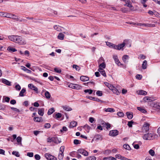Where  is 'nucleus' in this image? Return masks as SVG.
Instances as JSON below:
<instances>
[{
    "label": "nucleus",
    "instance_id": "obj_43",
    "mask_svg": "<svg viewBox=\"0 0 160 160\" xmlns=\"http://www.w3.org/2000/svg\"><path fill=\"white\" fill-rule=\"evenodd\" d=\"M62 116V115L61 113H57L56 114L55 117L56 119H58L61 118Z\"/></svg>",
    "mask_w": 160,
    "mask_h": 160
},
{
    "label": "nucleus",
    "instance_id": "obj_3",
    "mask_svg": "<svg viewBox=\"0 0 160 160\" xmlns=\"http://www.w3.org/2000/svg\"><path fill=\"white\" fill-rule=\"evenodd\" d=\"M15 42L20 44H25L26 43V42L24 39L18 36H16Z\"/></svg>",
    "mask_w": 160,
    "mask_h": 160
},
{
    "label": "nucleus",
    "instance_id": "obj_57",
    "mask_svg": "<svg viewBox=\"0 0 160 160\" xmlns=\"http://www.w3.org/2000/svg\"><path fill=\"white\" fill-rule=\"evenodd\" d=\"M35 159L37 160H39L41 158L40 156L38 154H36L34 156Z\"/></svg>",
    "mask_w": 160,
    "mask_h": 160
},
{
    "label": "nucleus",
    "instance_id": "obj_42",
    "mask_svg": "<svg viewBox=\"0 0 160 160\" xmlns=\"http://www.w3.org/2000/svg\"><path fill=\"white\" fill-rule=\"evenodd\" d=\"M12 154L17 157H19L20 156L18 152L16 151H14L12 152Z\"/></svg>",
    "mask_w": 160,
    "mask_h": 160
},
{
    "label": "nucleus",
    "instance_id": "obj_19",
    "mask_svg": "<svg viewBox=\"0 0 160 160\" xmlns=\"http://www.w3.org/2000/svg\"><path fill=\"white\" fill-rule=\"evenodd\" d=\"M142 67L143 69H145L147 68V61L144 60L143 61V63L142 64Z\"/></svg>",
    "mask_w": 160,
    "mask_h": 160
},
{
    "label": "nucleus",
    "instance_id": "obj_33",
    "mask_svg": "<svg viewBox=\"0 0 160 160\" xmlns=\"http://www.w3.org/2000/svg\"><path fill=\"white\" fill-rule=\"evenodd\" d=\"M42 119L41 117H35L33 118V120L35 122H40Z\"/></svg>",
    "mask_w": 160,
    "mask_h": 160
},
{
    "label": "nucleus",
    "instance_id": "obj_37",
    "mask_svg": "<svg viewBox=\"0 0 160 160\" xmlns=\"http://www.w3.org/2000/svg\"><path fill=\"white\" fill-rule=\"evenodd\" d=\"M99 68H106V64L105 62L101 63L99 65Z\"/></svg>",
    "mask_w": 160,
    "mask_h": 160
},
{
    "label": "nucleus",
    "instance_id": "obj_20",
    "mask_svg": "<svg viewBox=\"0 0 160 160\" xmlns=\"http://www.w3.org/2000/svg\"><path fill=\"white\" fill-rule=\"evenodd\" d=\"M125 45V43L123 42L122 44H118L117 45V50H120L122 49Z\"/></svg>",
    "mask_w": 160,
    "mask_h": 160
},
{
    "label": "nucleus",
    "instance_id": "obj_53",
    "mask_svg": "<svg viewBox=\"0 0 160 160\" xmlns=\"http://www.w3.org/2000/svg\"><path fill=\"white\" fill-rule=\"evenodd\" d=\"M72 67L73 68H75L76 70L77 71H79L80 69V67L76 65H73Z\"/></svg>",
    "mask_w": 160,
    "mask_h": 160
},
{
    "label": "nucleus",
    "instance_id": "obj_27",
    "mask_svg": "<svg viewBox=\"0 0 160 160\" xmlns=\"http://www.w3.org/2000/svg\"><path fill=\"white\" fill-rule=\"evenodd\" d=\"M113 93L116 94L117 95H118L120 94V92L115 87H114L112 91Z\"/></svg>",
    "mask_w": 160,
    "mask_h": 160
},
{
    "label": "nucleus",
    "instance_id": "obj_14",
    "mask_svg": "<svg viewBox=\"0 0 160 160\" xmlns=\"http://www.w3.org/2000/svg\"><path fill=\"white\" fill-rule=\"evenodd\" d=\"M137 92L138 94L141 95H145L147 94V92L143 90H139L137 91Z\"/></svg>",
    "mask_w": 160,
    "mask_h": 160
},
{
    "label": "nucleus",
    "instance_id": "obj_9",
    "mask_svg": "<svg viewBox=\"0 0 160 160\" xmlns=\"http://www.w3.org/2000/svg\"><path fill=\"white\" fill-rule=\"evenodd\" d=\"M2 82L8 86H11V82L5 79H2Z\"/></svg>",
    "mask_w": 160,
    "mask_h": 160
},
{
    "label": "nucleus",
    "instance_id": "obj_1",
    "mask_svg": "<svg viewBox=\"0 0 160 160\" xmlns=\"http://www.w3.org/2000/svg\"><path fill=\"white\" fill-rule=\"evenodd\" d=\"M157 135L154 133H147L144 134L142 136L143 139L145 140H151L156 138Z\"/></svg>",
    "mask_w": 160,
    "mask_h": 160
},
{
    "label": "nucleus",
    "instance_id": "obj_11",
    "mask_svg": "<svg viewBox=\"0 0 160 160\" xmlns=\"http://www.w3.org/2000/svg\"><path fill=\"white\" fill-rule=\"evenodd\" d=\"M80 79L81 81L83 82H85L88 81L89 79V78L87 76H82L80 77Z\"/></svg>",
    "mask_w": 160,
    "mask_h": 160
},
{
    "label": "nucleus",
    "instance_id": "obj_55",
    "mask_svg": "<svg viewBox=\"0 0 160 160\" xmlns=\"http://www.w3.org/2000/svg\"><path fill=\"white\" fill-rule=\"evenodd\" d=\"M111 152V151L110 150L108 149L105 150L104 152V153L105 154L108 155Z\"/></svg>",
    "mask_w": 160,
    "mask_h": 160
},
{
    "label": "nucleus",
    "instance_id": "obj_23",
    "mask_svg": "<svg viewBox=\"0 0 160 160\" xmlns=\"http://www.w3.org/2000/svg\"><path fill=\"white\" fill-rule=\"evenodd\" d=\"M54 111L55 110L54 108H52L48 110L47 114L48 115H50L52 114Z\"/></svg>",
    "mask_w": 160,
    "mask_h": 160
},
{
    "label": "nucleus",
    "instance_id": "obj_62",
    "mask_svg": "<svg viewBox=\"0 0 160 160\" xmlns=\"http://www.w3.org/2000/svg\"><path fill=\"white\" fill-rule=\"evenodd\" d=\"M136 78L137 79L140 80L142 79V76L140 74H137L136 76Z\"/></svg>",
    "mask_w": 160,
    "mask_h": 160
},
{
    "label": "nucleus",
    "instance_id": "obj_58",
    "mask_svg": "<svg viewBox=\"0 0 160 160\" xmlns=\"http://www.w3.org/2000/svg\"><path fill=\"white\" fill-rule=\"evenodd\" d=\"M154 15L157 17L160 18V14L156 11H154Z\"/></svg>",
    "mask_w": 160,
    "mask_h": 160
},
{
    "label": "nucleus",
    "instance_id": "obj_2",
    "mask_svg": "<svg viewBox=\"0 0 160 160\" xmlns=\"http://www.w3.org/2000/svg\"><path fill=\"white\" fill-rule=\"evenodd\" d=\"M47 141L48 142H54L56 144L60 143L61 142V141H59L57 137H53L52 138L49 137L47 138Z\"/></svg>",
    "mask_w": 160,
    "mask_h": 160
},
{
    "label": "nucleus",
    "instance_id": "obj_40",
    "mask_svg": "<svg viewBox=\"0 0 160 160\" xmlns=\"http://www.w3.org/2000/svg\"><path fill=\"white\" fill-rule=\"evenodd\" d=\"M18 16L12 14V17H11V19H12L14 20H15L17 21V20L18 19Z\"/></svg>",
    "mask_w": 160,
    "mask_h": 160
},
{
    "label": "nucleus",
    "instance_id": "obj_63",
    "mask_svg": "<svg viewBox=\"0 0 160 160\" xmlns=\"http://www.w3.org/2000/svg\"><path fill=\"white\" fill-rule=\"evenodd\" d=\"M27 155L30 157H32L33 156V152H28L27 153Z\"/></svg>",
    "mask_w": 160,
    "mask_h": 160
},
{
    "label": "nucleus",
    "instance_id": "obj_21",
    "mask_svg": "<svg viewBox=\"0 0 160 160\" xmlns=\"http://www.w3.org/2000/svg\"><path fill=\"white\" fill-rule=\"evenodd\" d=\"M82 88V87L81 86L78 84H74L73 89L79 90L81 89Z\"/></svg>",
    "mask_w": 160,
    "mask_h": 160
},
{
    "label": "nucleus",
    "instance_id": "obj_60",
    "mask_svg": "<svg viewBox=\"0 0 160 160\" xmlns=\"http://www.w3.org/2000/svg\"><path fill=\"white\" fill-rule=\"evenodd\" d=\"M17 141L18 142V143H19V142H21V141H22V138L20 137H18L17 138Z\"/></svg>",
    "mask_w": 160,
    "mask_h": 160
},
{
    "label": "nucleus",
    "instance_id": "obj_16",
    "mask_svg": "<svg viewBox=\"0 0 160 160\" xmlns=\"http://www.w3.org/2000/svg\"><path fill=\"white\" fill-rule=\"evenodd\" d=\"M126 115L127 116L128 118L129 119H131L133 118V113L132 112H127L126 113Z\"/></svg>",
    "mask_w": 160,
    "mask_h": 160
},
{
    "label": "nucleus",
    "instance_id": "obj_22",
    "mask_svg": "<svg viewBox=\"0 0 160 160\" xmlns=\"http://www.w3.org/2000/svg\"><path fill=\"white\" fill-rule=\"evenodd\" d=\"M137 109L143 113H145L147 112L146 110L142 108L137 107Z\"/></svg>",
    "mask_w": 160,
    "mask_h": 160
},
{
    "label": "nucleus",
    "instance_id": "obj_49",
    "mask_svg": "<svg viewBox=\"0 0 160 160\" xmlns=\"http://www.w3.org/2000/svg\"><path fill=\"white\" fill-rule=\"evenodd\" d=\"M134 123V122L132 121H128V125L129 127H132V124Z\"/></svg>",
    "mask_w": 160,
    "mask_h": 160
},
{
    "label": "nucleus",
    "instance_id": "obj_51",
    "mask_svg": "<svg viewBox=\"0 0 160 160\" xmlns=\"http://www.w3.org/2000/svg\"><path fill=\"white\" fill-rule=\"evenodd\" d=\"M12 14L10 13H6V15L5 16V17L11 18Z\"/></svg>",
    "mask_w": 160,
    "mask_h": 160
},
{
    "label": "nucleus",
    "instance_id": "obj_31",
    "mask_svg": "<svg viewBox=\"0 0 160 160\" xmlns=\"http://www.w3.org/2000/svg\"><path fill=\"white\" fill-rule=\"evenodd\" d=\"M123 147L125 149L128 150H131L130 147L128 144H124L123 146Z\"/></svg>",
    "mask_w": 160,
    "mask_h": 160
},
{
    "label": "nucleus",
    "instance_id": "obj_41",
    "mask_svg": "<svg viewBox=\"0 0 160 160\" xmlns=\"http://www.w3.org/2000/svg\"><path fill=\"white\" fill-rule=\"evenodd\" d=\"M93 91L91 89H86L84 90V92L85 93H88L89 94H91L92 92Z\"/></svg>",
    "mask_w": 160,
    "mask_h": 160
},
{
    "label": "nucleus",
    "instance_id": "obj_44",
    "mask_svg": "<svg viewBox=\"0 0 160 160\" xmlns=\"http://www.w3.org/2000/svg\"><path fill=\"white\" fill-rule=\"evenodd\" d=\"M149 154L152 156H154L155 154L154 151L152 149H150L149 151Z\"/></svg>",
    "mask_w": 160,
    "mask_h": 160
},
{
    "label": "nucleus",
    "instance_id": "obj_24",
    "mask_svg": "<svg viewBox=\"0 0 160 160\" xmlns=\"http://www.w3.org/2000/svg\"><path fill=\"white\" fill-rule=\"evenodd\" d=\"M104 111L106 112H113L115 111L114 109L113 108H108L104 109Z\"/></svg>",
    "mask_w": 160,
    "mask_h": 160
},
{
    "label": "nucleus",
    "instance_id": "obj_38",
    "mask_svg": "<svg viewBox=\"0 0 160 160\" xmlns=\"http://www.w3.org/2000/svg\"><path fill=\"white\" fill-rule=\"evenodd\" d=\"M63 157V152H59L58 155V158L59 160H62Z\"/></svg>",
    "mask_w": 160,
    "mask_h": 160
},
{
    "label": "nucleus",
    "instance_id": "obj_30",
    "mask_svg": "<svg viewBox=\"0 0 160 160\" xmlns=\"http://www.w3.org/2000/svg\"><path fill=\"white\" fill-rule=\"evenodd\" d=\"M95 137L96 138V140H102V138L101 135L97 134L95 136Z\"/></svg>",
    "mask_w": 160,
    "mask_h": 160
},
{
    "label": "nucleus",
    "instance_id": "obj_7",
    "mask_svg": "<svg viewBox=\"0 0 160 160\" xmlns=\"http://www.w3.org/2000/svg\"><path fill=\"white\" fill-rule=\"evenodd\" d=\"M113 58L114 59L115 63L117 64L118 66L122 65V64L119 61L118 56L116 55H113Z\"/></svg>",
    "mask_w": 160,
    "mask_h": 160
},
{
    "label": "nucleus",
    "instance_id": "obj_26",
    "mask_svg": "<svg viewBox=\"0 0 160 160\" xmlns=\"http://www.w3.org/2000/svg\"><path fill=\"white\" fill-rule=\"evenodd\" d=\"M7 50L12 52H14L17 51V50L15 48H13L11 47H9L7 48Z\"/></svg>",
    "mask_w": 160,
    "mask_h": 160
},
{
    "label": "nucleus",
    "instance_id": "obj_54",
    "mask_svg": "<svg viewBox=\"0 0 160 160\" xmlns=\"http://www.w3.org/2000/svg\"><path fill=\"white\" fill-rule=\"evenodd\" d=\"M5 98V101H2V102H9L10 99V98L8 97H4L3 98Z\"/></svg>",
    "mask_w": 160,
    "mask_h": 160
},
{
    "label": "nucleus",
    "instance_id": "obj_52",
    "mask_svg": "<svg viewBox=\"0 0 160 160\" xmlns=\"http://www.w3.org/2000/svg\"><path fill=\"white\" fill-rule=\"evenodd\" d=\"M80 142L81 141L78 139H75L73 141L75 145L79 144Z\"/></svg>",
    "mask_w": 160,
    "mask_h": 160
},
{
    "label": "nucleus",
    "instance_id": "obj_56",
    "mask_svg": "<svg viewBox=\"0 0 160 160\" xmlns=\"http://www.w3.org/2000/svg\"><path fill=\"white\" fill-rule=\"evenodd\" d=\"M15 88L18 91H19L21 89V86L18 84H17L15 86Z\"/></svg>",
    "mask_w": 160,
    "mask_h": 160
},
{
    "label": "nucleus",
    "instance_id": "obj_17",
    "mask_svg": "<svg viewBox=\"0 0 160 160\" xmlns=\"http://www.w3.org/2000/svg\"><path fill=\"white\" fill-rule=\"evenodd\" d=\"M62 107L63 109L66 111H70L72 110V108L68 106H63Z\"/></svg>",
    "mask_w": 160,
    "mask_h": 160
},
{
    "label": "nucleus",
    "instance_id": "obj_32",
    "mask_svg": "<svg viewBox=\"0 0 160 160\" xmlns=\"http://www.w3.org/2000/svg\"><path fill=\"white\" fill-rule=\"evenodd\" d=\"M129 57L127 55H124L123 56L122 58V59L123 61L125 62H126V61L127 59H129Z\"/></svg>",
    "mask_w": 160,
    "mask_h": 160
},
{
    "label": "nucleus",
    "instance_id": "obj_61",
    "mask_svg": "<svg viewBox=\"0 0 160 160\" xmlns=\"http://www.w3.org/2000/svg\"><path fill=\"white\" fill-rule=\"evenodd\" d=\"M68 130L67 128L65 126H63L62 127V129L60 130V131L62 132L63 131H67Z\"/></svg>",
    "mask_w": 160,
    "mask_h": 160
},
{
    "label": "nucleus",
    "instance_id": "obj_18",
    "mask_svg": "<svg viewBox=\"0 0 160 160\" xmlns=\"http://www.w3.org/2000/svg\"><path fill=\"white\" fill-rule=\"evenodd\" d=\"M26 92V90L25 88H23L21 90V91L20 92L19 95L21 97H23L24 96V93H25Z\"/></svg>",
    "mask_w": 160,
    "mask_h": 160
},
{
    "label": "nucleus",
    "instance_id": "obj_6",
    "mask_svg": "<svg viewBox=\"0 0 160 160\" xmlns=\"http://www.w3.org/2000/svg\"><path fill=\"white\" fill-rule=\"evenodd\" d=\"M44 156L48 160H57L56 157L48 153H45L44 155Z\"/></svg>",
    "mask_w": 160,
    "mask_h": 160
},
{
    "label": "nucleus",
    "instance_id": "obj_5",
    "mask_svg": "<svg viewBox=\"0 0 160 160\" xmlns=\"http://www.w3.org/2000/svg\"><path fill=\"white\" fill-rule=\"evenodd\" d=\"M77 153L81 154L85 156H87L88 155V152L83 149H78L77 151Z\"/></svg>",
    "mask_w": 160,
    "mask_h": 160
},
{
    "label": "nucleus",
    "instance_id": "obj_39",
    "mask_svg": "<svg viewBox=\"0 0 160 160\" xmlns=\"http://www.w3.org/2000/svg\"><path fill=\"white\" fill-rule=\"evenodd\" d=\"M54 28L55 29L57 30L58 31H61L60 27L59 26L55 25L54 26Z\"/></svg>",
    "mask_w": 160,
    "mask_h": 160
},
{
    "label": "nucleus",
    "instance_id": "obj_25",
    "mask_svg": "<svg viewBox=\"0 0 160 160\" xmlns=\"http://www.w3.org/2000/svg\"><path fill=\"white\" fill-rule=\"evenodd\" d=\"M64 35L62 33H59L58 34V39L61 40H62L64 39Z\"/></svg>",
    "mask_w": 160,
    "mask_h": 160
},
{
    "label": "nucleus",
    "instance_id": "obj_10",
    "mask_svg": "<svg viewBox=\"0 0 160 160\" xmlns=\"http://www.w3.org/2000/svg\"><path fill=\"white\" fill-rule=\"evenodd\" d=\"M154 108L158 110L160 112V102H157L154 103L153 106Z\"/></svg>",
    "mask_w": 160,
    "mask_h": 160
},
{
    "label": "nucleus",
    "instance_id": "obj_36",
    "mask_svg": "<svg viewBox=\"0 0 160 160\" xmlns=\"http://www.w3.org/2000/svg\"><path fill=\"white\" fill-rule=\"evenodd\" d=\"M45 95L46 98L47 99L50 98L51 97V95L49 92L48 91H46L45 93Z\"/></svg>",
    "mask_w": 160,
    "mask_h": 160
},
{
    "label": "nucleus",
    "instance_id": "obj_4",
    "mask_svg": "<svg viewBox=\"0 0 160 160\" xmlns=\"http://www.w3.org/2000/svg\"><path fill=\"white\" fill-rule=\"evenodd\" d=\"M150 124L147 122H145L142 128V131L143 133L147 132L149 130Z\"/></svg>",
    "mask_w": 160,
    "mask_h": 160
},
{
    "label": "nucleus",
    "instance_id": "obj_35",
    "mask_svg": "<svg viewBox=\"0 0 160 160\" xmlns=\"http://www.w3.org/2000/svg\"><path fill=\"white\" fill-rule=\"evenodd\" d=\"M126 2L127 3V6L128 7H129L130 8H133V6H132L131 4V3L130 0H128L126 1Z\"/></svg>",
    "mask_w": 160,
    "mask_h": 160
},
{
    "label": "nucleus",
    "instance_id": "obj_47",
    "mask_svg": "<svg viewBox=\"0 0 160 160\" xmlns=\"http://www.w3.org/2000/svg\"><path fill=\"white\" fill-rule=\"evenodd\" d=\"M96 94L99 96H101L102 95V91H97L96 92Z\"/></svg>",
    "mask_w": 160,
    "mask_h": 160
},
{
    "label": "nucleus",
    "instance_id": "obj_64",
    "mask_svg": "<svg viewBox=\"0 0 160 160\" xmlns=\"http://www.w3.org/2000/svg\"><path fill=\"white\" fill-rule=\"evenodd\" d=\"M35 86L32 84H29L28 85V88L32 89H33V88H35Z\"/></svg>",
    "mask_w": 160,
    "mask_h": 160
},
{
    "label": "nucleus",
    "instance_id": "obj_50",
    "mask_svg": "<svg viewBox=\"0 0 160 160\" xmlns=\"http://www.w3.org/2000/svg\"><path fill=\"white\" fill-rule=\"evenodd\" d=\"M92 100L101 102H102V100L99 99L98 98L95 97L93 98Z\"/></svg>",
    "mask_w": 160,
    "mask_h": 160
},
{
    "label": "nucleus",
    "instance_id": "obj_29",
    "mask_svg": "<svg viewBox=\"0 0 160 160\" xmlns=\"http://www.w3.org/2000/svg\"><path fill=\"white\" fill-rule=\"evenodd\" d=\"M22 69L23 71L26 72L28 73H31L32 72L30 70H29L25 67L23 66H22Z\"/></svg>",
    "mask_w": 160,
    "mask_h": 160
},
{
    "label": "nucleus",
    "instance_id": "obj_15",
    "mask_svg": "<svg viewBox=\"0 0 160 160\" xmlns=\"http://www.w3.org/2000/svg\"><path fill=\"white\" fill-rule=\"evenodd\" d=\"M8 39L11 41L15 42L16 36H9L8 37Z\"/></svg>",
    "mask_w": 160,
    "mask_h": 160
},
{
    "label": "nucleus",
    "instance_id": "obj_13",
    "mask_svg": "<svg viewBox=\"0 0 160 160\" xmlns=\"http://www.w3.org/2000/svg\"><path fill=\"white\" fill-rule=\"evenodd\" d=\"M77 124V123L76 121H72L70 123V125L69 126V127L70 128H73L75 127H76Z\"/></svg>",
    "mask_w": 160,
    "mask_h": 160
},
{
    "label": "nucleus",
    "instance_id": "obj_59",
    "mask_svg": "<svg viewBox=\"0 0 160 160\" xmlns=\"http://www.w3.org/2000/svg\"><path fill=\"white\" fill-rule=\"evenodd\" d=\"M51 127V125L50 123H46L44 126V128H50Z\"/></svg>",
    "mask_w": 160,
    "mask_h": 160
},
{
    "label": "nucleus",
    "instance_id": "obj_45",
    "mask_svg": "<svg viewBox=\"0 0 160 160\" xmlns=\"http://www.w3.org/2000/svg\"><path fill=\"white\" fill-rule=\"evenodd\" d=\"M143 100L145 102H147V101H151V98L147 96L143 98Z\"/></svg>",
    "mask_w": 160,
    "mask_h": 160
},
{
    "label": "nucleus",
    "instance_id": "obj_8",
    "mask_svg": "<svg viewBox=\"0 0 160 160\" xmlns=\"http://www.w3.org/2000/svg\"><path fill=\"white\" fill-rule=\"evenodd\" d=\"M118 134V131L117 130H111L109 132V135L112 136H116Z\"/></svg>",
    "mask_w": 160,
    "mask_h": 160
},
{
    "label": "nucleus",
    "instance_id": "obj_48",
    "mask_svg": "<svg viewBox=\"0 0 160 160\" xmlns=\"http://www.w3.org/2000/svg\"><path fill=\"white\" fill-rule=\"evenodd\" d=\"M54 70L55 72L59 73H60L61 72V70L57 68H54Z\"/></svg>",
    "mask_w": 160,
    "mask_h": 160
},
{
    "label": "nucleus",
    "instance_id": "obj_46",
    "mask_svg": "<svg viewBox=\"0 0 160 160\" xmlns=\"http://www.w3.org/2000/svg\"><path fill=\"white\" fill-rule=\"evenodd\" d=\"M117 115L119 117H122L124 116V114L122 112H118L117 113Z\"/></svg>",
    "mask_w": 160,
    "mask_h": 160
},
{
    "label": "nucleus",
    "instance_id": "obj_28",
    "mask_svg": "<svg viewBox=\"0 0 160 160\" xmlns=\"http://www.w3.org/2000/svg\"><path fill=\"white\" fill-rule=\"evenodd\" d=\"M83 128L87 131L88 132L91 129V127L87 124L83 126Z\"/></svg>",
    "mask_w": 160,
    "mask_h": 160
},
{
    "label": "nucleus",
    "instance_id": "obj_34",
    "mask_svg": "<svg viewBox=\"0 0 160 160\" xmlns=\"http://www.w3.org/2000/svg\"><path fill=\"white\" fill-rule=\"evenodd\" d=\"M96 158L95 156H90L87 158L85 160H96Z\"/></svg>",
    "mask_w": 160,
    "mask_h": 160
},
{
    "label": "nucleus",
    "instance_id": "obj_12",
    "mask_svg": "<svg viewBox=\"0 0 160 160\" xmlns=\"http://www.w3.org/2000/svg\"><path fill=\"white\" fill-rule=\"evenodd\" d=\"M44 108H39L38 109V114L41 116H42L44 114Z\"/></svg>",
    "mask_w": 160,
    "mask_h": 160
}]
</instances>
